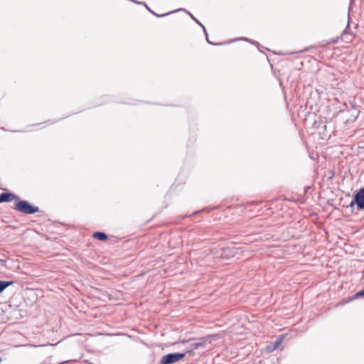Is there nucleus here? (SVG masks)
Returning a JSON list of instances; mask_svg holds the SVG:
<instances>
[{"mask_svg":"<svg viewBox=\"0 0 364 364\" xmlns=\"http://www.w3.org/2000/svg\"><path fill=\"white\" fill-rule=\"evenodd\" d=\"M14 209L25 214H33L38 211V207L31 205L26 200H21L16 203Z\"/></svg>","mask_w":364,"mask_h":364,"instance_id":"obj_1","label":"nucleus"},{"mask_svg":"<svg viewBox=\"0 0 364 364\" xmlns=\"http://www.w3.org/2000/svg\"><path fill=\"white\" fill-rule=\"evenodd\" d=\"M184 357V353H169L161 358L160 364H172L183 359Z\"/></svg>","mask_w":364,"mask_h":364,"instance_id":"obj_2","label":"nucleus"},{"mask_svg":"<svg viewBox=\"0 0 364 364\" xmlns=\"http://www.w3.org/2000/svg\"><path fill=\"white\" fill-rule=\"evenodd\" d=\"M357 205L358 210L364 209V188L360 189L354 196V200L350 203V206Z\"/></svg>","mask_w":364,"mask_h":364,"instance_id":"obj_3","label":"nucleus"},{"mask_svg":"<svg viewBox=\"0 0 364 364\" xmlns=\"http://www.w3.org/2000/svg\"><path fill=\"white\" fill-rule=\"evenodd\" d=\"M16 196L11 193H2L0 194V203L4 202H9L15 200Z\"/></svg>","mask_w":364,"mask_h":364,"instance_id":"obj_4","label":"nucleus"},{"mask_svg":"<svg viewBox=\"0 0 364 364\" xmlns=\"http://www.w3.org/2000/svg\"><path fill=\"white\" fill-rule=\"evenodd\" d=\"M237 249L235 247H226L223 250L224 257H233L237 254Z\"/></svg>","mask_w":364,"mask_h":364,"instance_id":"obj_5","label":"nucleus"},{"mask_svg":"<svg viewBox=\"0 0 364 364\" xmlns=\"http://www.w3.org/2000/svg\"><path fill=\"white\" fill-rule=\"evenodd\" d=\"M92 237L93 238L100 241H105L107 240V235L102 232H95L93 233Z\"/></svg>","mask_w":364,"mask_h":364,"instance_id":"obj_6","label":"nucleus"},{"mask_svg":"<svg viewBox=\"0 0 364 364\" xmlns=\"http://www.w3.org/2000/svg\"><path fill=\"white\" fill-rule=\"evenodd\" d=\"M14 282L12 281H0V294L8 287L12 285Z\"/></svg>","mask_w":364,"mask_h":364,"instance_id":"obj_7","label":"nucleus"},{"mask_svg":"<svg viewBox=\"0 0 364 364\" xmlns=\"http://www.w3.org/2000/svg\"><path fill=\"white\" fill-rule=\"evenodd\" d=\"M283 339H284V337L283 336H281L279 338H278L277 340V341L274 343L273 346L272 347H268V349L269 350H276L277 348H278L280 345L282 344V341H283Z\"/></svg>","mask_w":364,"mask_h":364,"instance_id":"obj_8","label":"nucleus"},{"mask_svg":"<svg viewBox=\"0 0 364 364\" xmlns=\"http://www.w3.org/2000/svg\"><path fill=\"white\" fill-rule=\"evenodd\" d=\"M360 296H364V289L361 290V291H359L358 292H357L355 294H354L352 298H351V300L352 299H355Z\"/></svg>","mask_w":364,"mask_h":364,"instance_id":"obj_9","label":"nucleus"},{"mask_svg":"<svg viewBox=\"0 0 364 364\" xmlns=\"http://www.w3.org/2000/svg\"><path fill=\"white\" fill-rule=\"evenodd\" d=\"M338 38L326 42L325 45H329V44H331V43H338Z\"/></svg>","mask_w":364,"mask_h":364,"instance_id":"obj_10","label":"nucleus"},{"mask_svg":"<svg viewBox=\"0 0 364 364\" xmlns=\"http://www.w3.org/2000/svg\"><path fill=\"white\" fill-rule=\"evenodd\" d=\"M203 346V345H202V343H196L193 344V348L194 349H196V348H198L199 346Z\"/></svg>","mask_w":364,"mask_h":364,"instance_id":"obj_11","label":"nucleus"},{"mask_svg":"<svg viewBox=\"0 0 364 364\" xmlns=\"http://www.w3.org/2000/svg\"><path fill=\"white\" fill-rule=\"evenodd\" d=\"M347 302H348V301H343V304H346Z\"/></svg>","mask_w":364,"mask_h":364,"instance_id":"obj_12","label":"nucleus"},{"mask_svg":"<svg viewBox=\"0 0 364 364\" xmlns=\"http://www.w3.org/2000/svg\"><path fill=\"white\" fill-rule=\"evenodd\" d=\"M1 361H2V359L0 358V363H1Z\"/></svg>","mask_w":364,"mask_h":364,"instance_id":"obj_13","label":"nucleus"}]
</instances>
